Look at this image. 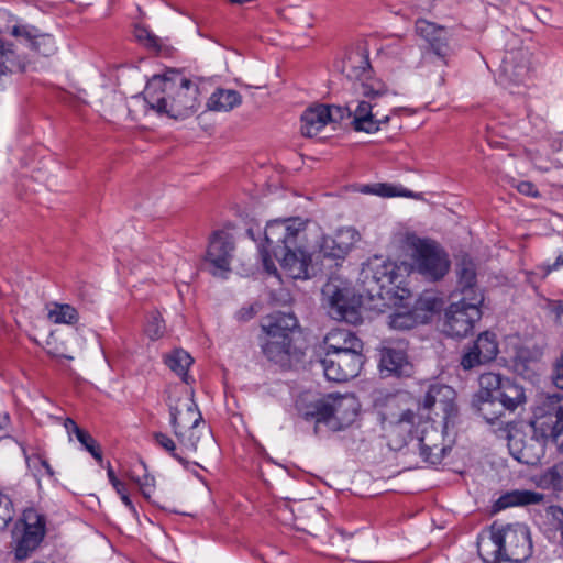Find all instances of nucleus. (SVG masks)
<instances>
[{
  "mask_svg": "<svg viewBox=\"0 0 563 563\" xmlns=\"http://www.w3.org/2000/svg\"><path fill=\"white\" fill-rule=\"evenodd\" d=\"M145 333L151 340H157L165 333V323L158 312H153L146 323Z\"/></svg>",
  "mask_w": 563,
  "mask_h": 563,
  "instance_id": "a18cd8bd",
  "label": "nucleus"
},
{
  "mask_svg": "<svg viewBox=\"0 0 563 563\" xmlns=\"http://www.w3.org/2000/svg\"><path fill=\"white\" fill-rule=\"evenodd\" d=\"M240 103L241 96L238 91L231 89H218L210 96L207 107L214 111H230Z\"/></svg>",
  "mask_w": 563,
  "mask_h": 563,
  "instance_id": "f704fd0d",
  "label": "nucleus"
},
{
  "mask_svg": "<svg viewBox=\"0 0 563 563\" xmlns=\"http://www.w3.org/2000/svg\"><path fill=\"white\" fill-rule=\"evenodd\" d=\"M12 520L11 500L0 494V527H5Z\"/></svg>",
  "mask_w": 563,
  "mask_h": 563,
  "instance_id": "3c124183",
  "label": "nucleus"
},
{
  "mask_svg": "<svg viewBox=\"0 0 563 563\" xmlns=\"http://www.w3.org/2000/svg\"><path fill=\"white\" fill-rule=\"evenodd\" d=\"M456 287L451 295L452 299L479 298L484 302V295L477 286V272L475 263L467 256H463L455 265Z\"/></svg>",
  "mask_w": 563,
  "mask_h": 563,
  "instance_id": "412c9836",
  "label": "nucleus"
},
{
  "mask_svg": "<svg viewBox=\"0 0 563 563\" xmlns=\"http://www.w3.org/2000/svg\"><path fill=\"white\" fill-rule=\"evenodd\" d=\"M48 318L54 323L74 324L78 321V311L67 303H55L54 308L49 310Z\"/></svg>",
  "mask_w": 563,
  "mask_h": 563,
  "instance_id": "ea45409f",
  "label": "nucleus"
},
{
  "mask_svg": "<svg viewBox=\"0 0 563 563\" xmlns=\"http://www.w3.org/2000/svg\"><path fill=\"white\" fill-rule=\"evenodd\" d=\"M419 318L412 309L402 308L388 317V325L395 330H410L421 324Z\"/></svg>",
  "mask_w": 563,
  "mask_h": 563,
  "instance_id": "58836bf2",
  "label": "nucleus"
},
{
  "mask_svg": "<svg viewBox=\"0 0 563 563\" xmlns=\"http://www.w3.org/2000/svg\"><path fill=\"white\" fill-rule=\"evenodd\" d=\"M261 329L265 334L263 354L283 367L289 365L294 336L300 332L297 317L292 312L275 311L262 319Z\"/></svg>",
  "mask_w": 563,
  "mask_h": 563,
  "instance_id": "20e7f679",
  "label": "nucleus"
},
{
  "mask_svg": "<svg viewBox=\"0 0 563 563\" xmlns=\"http://www.w3.org/2000/svg\"><path fill=\"white\" fill-rule=\"evenodd\" d=\"M416 31L428 44L422 57L423 63L433 64L438 60L441 67L448 65V58L452 54L448 30L433 22L419 19L416 22Z\"/></svg>",
  "mask_w": 563,
  "mask_h": 563,
  "instance_id": "f8f14e48",
  "label": "nucleus"
},
{
  "mask_svg": "<svg viewBox=\"0 0 563 563\" xmlns=\"http://www.w3.org/2000/svg\"><path fill=\"white\" fill-rule=\"evenodd\" d=\"M549 439L541 437V431L533 429V434L522 442L518 448V442H510L509 448L514 457L523 464L536 465L544 455V445Z\"/></svg>",
  "mask_w": 563,
  "mask_h": 563,
  "instance_id": "bb28decb",
  "label": "nucleus"
},
{
  "mask_svg": "<svg viewBox=\"0 0 563 563\" xmlns=\"http://www.w3.org/2000/svg\"><path fill=\"white\" fill-rule=\"evenodd\" d=\"M180 445L183 456L188 459L190 454L198 451L201 441H211L212 435L205 423L196 428H188L174 433Z\"/></svg>",
  "mask_w": 563,
  "mask_h": 563,
  "instance_id": "473e14b6",
  "label": "nucleus"
},
{
  "mask_svg": "<svg viewBox=\"0 0 563 563\" xmlns=\"http://www.w3.org/2000/svg\"><path fill=\"white\" fill-rule=\"evenodd\" d=\"M11 34L18 38L20 44L30 47L40 55L51 56L56 51L54 38L48 34H40L34 26L15 25Z\"/></svg>",
  "mask_w": 563,
  "mask_h": 563,
  "instance_id": "393cba45",
  "label": "nucleus"
},
{
  "mask_svg": "<svg viewBox=\"0 0 563 563\" xmlns=\"http://www.w3.org/2000/svg\"><path fill=\"white\" fill-rule=\"evenodd\" d=\"M365 362L363 349H356L336 354H325L321 365L325 377L332 382H346L356 377Z\"/></svg>",
  "mask_w": 563,
  "mask_h": 563,
  "instance_id": "2eb2a0df",
  "label": "nucleus"
},
{
  "mask_svg": "<svg viewBox=\"0 0 563 563\" xmlns=\"http://www.w3.org/2000/svg\"><path fill=\"white\" fill-rule=\"evenodd\" d=\"M360 404L353 395L332 396L318 399L305 407H300V415L305 420H314V431L318 433L320 424L331 431H340L353 423L358 413Z\"/></svg>",
  "mask_w": 563,
  "mask_h": 563,
  "instance_id": "39448f33",
  "label": "nucleus"
},
{
  "mask_svg": "<svg viewBox=\"0 0 563 563\" xmlns=\"http://www.w3.org/2000/svg\"><path fill=\"white\" fill-rule=\"evenodd\" d=\"M235 249L234 238L224 230L214 231L207 249L206 260L212 265V275L222 278L231 271V261Z\"/></svg>",
  "mask_w": 563,
  "mask_h": 563,
  "instance_id": "a211bd4d",
  "label": "nucleus"
},
{
  "mask_svg": "<svg viewBox=\"0 0 563 563\" xmlns=\"http://www.w3.org/2000/svg\"><path fill=\"white\" fill-rule=\"evenodd\" d=\"M553 382L559 389L563 390V353L554 364Z\"/></svg>",
  "mask_w": 563,
  "mask_h": 563,
  "instance_id": "603ef678",
  "label": "nucleus"
},
{
  "mask_svg": "<svg viewBox=\"0 0 563 563\" xmlns=\"http://www.w3.org/2000/svg\"><path fill=\"white\" fill-rule=\"evenodd\" d=\"M440 434L433 426H424L421 435L417 437L420 455L430 464H438L444 457L446 449L438 443Z\"/></svg>",
  "mask_w": 563,
  "mask_h": 563,
  "instance_id": "c85d7f7f",
  "label": "nucleus"
},
{
  "mask_svg": "<svg viewBox=\"0 0 563 563\" xmlns=\"http://www.w3.org/2000/svg\"><path fill=\"white\" fill-rule=\"evenodd\" d=\"M397 274L390 265L384 264L382 269H376L372 263L364 266L360 274L357 296L363 303L384 299L385 288L395 283Z\"/></svg>",
  "mask_w": 563,
  "mask_h": 563,
  "instance_id": "dca6fc26",
  "label": "nucleus"
},
{
  "mask_svg": "<svg viewBox=\"0 0 563 563\" xmlns=\"http://www.w3.org/2000/svg\"><path fill=\"white\" fill-rule=\"evenodd\" d=\"M501 533L505 537L503 563H522L531 555L530 536L525 527L503 528Z\"/></svg>",
  "mask_w": 563,
  "mask_h": 563,
  "instance_id": "b1692460",
  "label": "nucleus"
},
{
  "mask_svg": "<svg viewBox=\"0 0 563 563\" xmlns=\"http://www.w3.org/2000/svg\"><path fill=\"white\" fill-rule=\"evenodd\" d=\"M517 189L520 194L530 196V197H537L539 196V192L534 185L530 181H521L518 184Z\"/></svg>",
  "mask_w": 563,
  "mask_h": 563,
  "instance_id": "5fc2aeb1",
  "label": "nucleus"
},
{
  "mask_svg": "<svg viewBox=\"0 0 563 563\" xmlns=\"http://www.w3.org/2000/svg\"><path fill=\"white\" fill-rule=\"evenodd\" d=\"M530 75V53L526 48H519L506 54L500 67L499 78L504 84L521 85Z\"/></svg>",
  "mask_w": 563,
  "mask_h": 563,
  "instance_id": "4be33fe9",
  "label": "nucleus"
},
{
  "mask_svg": "<svg viewBox=\"0 0 563 563\" xmlns=\"http://www.w3.org/2000/svg\"><path fill=\"white\" fill-rule=\"evenodd\" d=\"M379 371L384 376H410L412 365L408 361L407 351L400 344L387 343L379 350Z\"/></svg>",
  "mask_w": 563,
  "mask_h": 563,
  "instance_id": "5701e85b",
  "label": "nucleus"
},
{
  "mask_svg": "<svg viewBox=\"0 0 563 563\" xmlns=\"http://www.w3.org/2000/svg\"><path fill=\"white\" fill-rule=\"evenodd\" d=\"M416 31L428 44L422 57L423 63L433 64L438 60L441 67L448 65V58L452 54L448 30L433 22L419 19L416 22Z\"/></svg>",
  "mask_w": 563,
  "mask_h": 563,
  "instance_id": "9d476101",
  "label": "nucleus"
},
{
  "mask_svg": "<svg viewBox=\"0 0 563 563\" xmlns=\"http://www.w3.org/2000/svg\"><path fill=\"white\" fill-rule=\"evenodd\" d=\"M134 36L141 44L148 48L159 49L161 47L159 37L144 26H135Z\"/></svg>",
  "mask_w": 563,
  "mask_h": 563,
  "instance_id": "49530a36",
  "label": "nucleus"
},
{
  "mask_svg": "<svg viewBox=\"0 0 563 563\" xmlns=\"http://www.w3.org/2000/svg\"><path fill=\"white\" fill-rule=\"evenodd\" d=\"M107 475L117 493H121L122 490L125 489V484L117 478L110 463L108 464Z\"/></svg>",
  "mask_w": 563,
  "mask_h": 563,
  "instance_id": "6e6d98bb",
  "label": "nucleus"
},
{
  "mask_svg": "<svg viewBox=\"0 0 563 563\" xmlns=\"http://www.w3.org/2000/svg\"><path fill=\"white\" fill-rule=\"evenodd\" d=\"M382 417L383 429L386 432L388 445L391 450L398 451L413 439L417 416L412 410L407 409L397 417L383 412Z\"/></svg>",
  "mask_w": 563,
  "mask_h": 563,
  "instance_id": "aec40b11",
  "label": "nucleus"
},
{
  "mask_svg": "<svg viewBox=\"0 0 563 563\" xmlns=\"http://www.w3.org/2000/svg\"><path fill=\"white\" fill-rule=\"evenodd\" d=\"M540 483L545 488L563 490V462L554 464L541 476Z\"/></svg>",
  "mask_w": 563,
  "mask_h": 563,
  "instance_id": "79ce46f5",
  "label": "nucleus"
},
{
  "mask_svg": "<svg viewBox=\"0 0 563 563\" xmlns=\"http://www.w3.org/2000/svg\"><path fill=\"white\" fill-rule=\"evenodd\" d=\"M192 363L194 358L183 349H176L165 356V364L186 384H189L190 377L187 371Z\"/></svg>",
  "mask_w": 563,
  "mask_h": 563,
  "instance_id": "e433bc0d",
  "label": "nucleus"
},
{
  "mask_svg": "<svg viewBox=\"0 0 563 563\" xmlns=\"http://www.w3.org/2000/svg\"><path fill=\"white\" fill-rule=\"evenodd\" d=\"M121 497V500L123 501V504L133 512V514H136V509L132 503V500L130 499L128 493H126V489L122 490L121 493H118Z\"/></svg>",
  "mask_w": 563,
  "mask_h": 563,
  "instance_id": "052dcab7",
  "label": "nucleus"
},
{
  "mask_svg": "<svg viewBox=\"0 0 563 563\" xmlns=\"http://www.w3.org/2000/svg\"><path fill=\"white\" fill-rule=\"evenodd\" d=\"M416 266L424 278L437 282L443 278L450 268L446 253L431 240H418L415 244Z\"/></svg>",
  "mask_w": 563,
  "mask_h": 563,
  "instance_id": "ddd939ff",
  "label": "nucleus"
},
{
  "mask_svg": "<svg viewBox=\"0 0 563 563\" xmlns=\"http://www.w3.org/2000/svg\"><path fill=\"white\" fill-rule=\"evenodd\" d=\"M198 86L176 70L153 76L143 91L150 109L175 120L186 119L198 110Z\"/></svg>",
  "mask_w": 563,
  "mask_h": 563,
  "instance_id": "7ed1b4c3",
  "label": "nucleus"
},
{
  "mask_svg": "<svg viewBox=\"0 0 563 563\" xmlns=\"http://www.w3.org/2000/svg\"><path fill=\"white\" fill-rule=\"evenodd\" d=\"M357 240L358 233L354 229H342L334 236H323L319 250L325 257L342 258Z\"/></svg>",
  "mask_w": 563,
  "mask_h": 563,
  "instance_id": "a878e982",
  "label": "nucleus"
},
{
  "mask_svg": "<svg viewBox=\"0 0 563 563\" xmlns=\"http://www.w3.org/2000/svg\"><path fill=\"white\" fill-rule=\"evenodd\" d=\"M322 292L328 297L329 313L333 319L343 320L351 324H357L362 321L360 308L364 305L357 296V291L351 288H340L332 283H328Z\"/></svg>",
  "mask_w": 563,
  "mask_h": 563,
  "instance_id": "6e6552de",
  "label": "nucleus"
},
{
  "mask_svg": "<svg viewBox=\"0 0 563 563\" xmlns=\"http://www.w3.org/2000/svg\"><path fill=\"white\" fill-rule=\"evenodd\" d=\"M254 314H255V311H254L253 307H244V308H241L236 312V318L240 321H247V320L252 319L254 317Z\"/></svg>",
  "mask_w": 563,
  "mask_h": 563,
  "instance_id": "4d7b16f0",
  "label": "nucleus"
},
{
  "mask_svg": "<svg viewBox=\"0 0 563 563\" xmlns=\"http://www.w3.org/2000/svg\"><path fill=\"white\" fill-rule=\"evenodd\" d=\"M481 390L478 399L481 406L478 408L481 415L489 422H494L501 411H492L496 402L503 409L514 411L519 405L526 401L523 388L509 378H505L499 374L486 373L479 377Z\"/></svg>",
  "mask_w": 563,
  "mask_h": 563,
  "instance_id": "423d86ee",
  "label": "nucleus"
},
{
  "mask_svg": "<svg viewBox=\"0 0 563 563\" xmlns=\"http://www.w3.org/2000/svg\"><path fill=\"white\" fill-rule=\"evenodd\" d=\"M365 194H374L382 197H410L416 198L417 195L408 189H398L395 186L386 184H376L374 186L366 185L362 189Z\"/></svg>",
  "mask_w": 563,
  "mask_h": 563,
  "instance_id": "a19ab883",
  "label": "nucleus"
},
{
  "mask_svg": "<svg viewBox=\"0 0 563 563\" xmlns=\"http://www.w3.org/2000/svg\"><path fill=\"white\" fill-rule=\"evenodd\" d=\"M552 515L553 517L559 521L560 523V532L562 538V547H563V509L560 507H553L552 508Z\"/></svg>",
  "mask_w": 563,
  "mask_h": 563,
  "instance_id": "bf43d9fd",
  "label": "nucleus"
},
{
  "mask_svg": "<svg viewBox=\"0 0 563 563\" xmlns=\"http://www.w3.org/2000/svg\"><path fill=\"white\" fill-rule=\"evenodd\" d=\"M543 495L532 490H512L499 497L496 506L505 509L514 506L536 505L543 500Z\"/></svg>",
  "mask_w": 563,
  "mask_h": 563,
  "instance_id": "72a5a7b5",
  "label": "nucleus"
},
{
  "mask_svg": "<svg viewBox=\"0 0 563 563\" xmlns=\"http://www.w3.org/2000/svg\"><path fill=\"white\" fill-rule=\"evenodd\" d=\"M181 395L179 396H176V395H169L168 396V399H167V405H168V408H169V416L172 417V408L173 407H176L177 410H179V412H185V408L186 407H183L184 402H185V390L183 393H180Z\"/></svg>",
  "mask_w": 563,
  "mask_h": 563,
  "instance_id": "864d4df0",
  "label": "nucleus"
},
{
  "mask_svg": "<svg viewBox=\"0 0 563 563\" xmlns=\"http://www.w3.org/2000/svg\"><path fill=\"white\" fill-rule=\"evenodd\" d=\"M342 71L347 78L354 80L355 99L344 106L328 107L331 111L330 122L353 118L352 126L355 131L374 133L380 124L389 121V115L382 109L387 106L391 97L388 87L378 78L371 76L372 67L368 55L363 49L351 52L343 62Z\"/></svg>",
  "mask_w": 563,
  "mask_h": 563,
  "instance_id": "f257e3e1",
  "label": "nucleus"
},
{
  "mask_svg": "<svg viewBox=\"0 0 563 563\" xmlns=\"http://www.w3.org/2000/svg\"><path fill=\"white\" fill-rule=\"evenodd\" d=\"M64 427L66 428L68 433H74L76 437L79 434V432L84 431L77 426V423L71 418H67L65 420Z\"/></svg>",
  "mask_w": 563,
  "mask_h": 563,
  "instance_id": "13d9d810",
  "label": "nucleus"
},
{
  "mask_svg": "<svg viewBox=\"0 0 563 563\" xmlns=\"http://www.w3.org/2000/svg\"><path fill=\"white\" fill-rule=\"evenodd\" d=\"M505 537H503L501 529L492 530L489 536L479 538L477 542L478 555L486 563H503Z\"/></svg>",
  "mask_w": 563,
  "mask_h": 563,
  "instance_id": "7c9ffc66",
  "label": "nucleus"
},
{
  "mask_svg": "<svg viewBox=\"0 0 563 563\" xmlns=\"http://www.w3.org/2000/svg\"><path fill=\"white\" fill-rule=\"evenodd\" d=\"M20 522L22 534L15 540L14 556L18 561L25 560L43 541L46 533L45 516L34 508L23 511Z\"/></svg>",
  "mask_w": 563,
  "mask_h": 563,
  "instance_id": "4468645a",
  "label": "nucleus"
},
{
  "mask_svg": "<svg viewBox=\"0 0 563 563\" xmlns=\"http://www.w3.org/2000/svg\"><path fill=\"white\" fill-rule=\"evenodd\" d=\"M455 390L443 384H431L421 401L427 410H434L435 415H442L444 427L454 423L457 417V406L455 404Z\"/></svg>",
  "mask_w": 563,
  "mask_h": 563,
  "instance_id": "6ab92c4d",
  "label": "nucleus"
},
{
  "mask_svg": "<svg viewBox=\"0 0 563 563\" xmlns=\"http://www.w3.org/2000/svg\"><path fill=\"white\" fill-rule=\"evenodd\" d=\"M416 31L428 44L422 57L423 63L433 64L438 60L441 67L448 65V58L452 54L448 30L433 22L419 19L416 22Z\"/></svg>",
  "mask_w": 563,
  "mask_h": 563,
  "instance_id": "1a4fd4ad",
  "label": "nucleus"
},
{
  "mask_svg": "<svg viewBox=\"0 0 563 563\" xmlns=\"http://www.w3.org/2000/svg\"><path fill=\"white\" fill-rule=\"evenodd\" d=\"M560 266H563V254H560V255L556 257V260H555L554 264L551 266V269H555V268H558V267H560Z\"/></svg>",
  "mask_w": 563,
  "mask_h": 563,
  "instance_id": "e2e57ef3",
  "label": "nucleus"
},
{
  "mask_svg": "<svg viewBox=\"0 0 563 563\" xmlns=\"http://www.w3.org/2000/svg\"><path fill=\"white\" fill-rule=\"evenodd\" d=\"M153 438L158 446L168 452L175 460H177L184 466L189 464L188 459L183 456L180 446L177 448L176 442L163 432H155Z\"/></svg>",
  "mask_w": 563,
  "mask_h": 563,
  "instance_id": "37998d69",
  "label": "nucleus"
},
{
  "mask_svg": "<svg viewBox=\"0 0 563 563\" xmlns=\"http://www.w3.org/2000/svg\"><path fill=\"white\" fill-rule=\"evenodd\" d=\"M325 354L347 352L353 349H364L360 338L346 329H332L323 340Z\"/></svg>",
  "mask_w": 563,
  "mask_h": 563,
  "instance_id": "c756f323",
  "label": "nucleus"
},
{
  "mask_svg": "<svg viewBox=\"0 0 563 563\" xmlns=\"http://www.w3.org/2000/svg\"><path fill=\"white\" fill-rule=\"evenodd\" d=\"M331 120L328 106L319 104L307 109L301 115V133L307 137L317 136Z\"/></svg>",
  "mask_w": 563,
  "mask_h": 563,
  "instance_id": "2f4dec72",
  "label": "nucleus"
},
{
  "mask_svg": "<svg viewBox=\"0 0 563 563\" xmlns=\"http://www.w3.org/2000/svg\"><path fill=\"white\" fill-rule=\"evenodd\" d=\"M474 350L486 363L495 360L498 354V343L496 335L489 331L481 333L477 339L473 342Z\"/></svg>",
  "mask_w": 563,
  "mask_h": 563,
  "instance_id": "4c0bfd02",
  "label": "nucleus"
},
{
  "mask_svg": "<svg viewBox=\"0 0 563 563\" xmlns=\"http://www.w3.org/2000/svg\"><path fill=\"white\" fill-rule=\"evenodd\" d=\"M479 298L470 300L456 298L444 309L441 318V331L449 338L463 339L472 333L474 324L481 320Z\"/></svg>",
  "mask_w": 563,
  "mask_h": 563,
  "instance_id": "0eeeda50",
  "label": "nucleus"
},
{
  "mask_svg": "<svg viewBox=\"0 0 563 563\" xmlns=\"http://www.w3.org/2000/svg\"><path fill=\"white\" fill-rule=\"evenodd\" d=\"M442 306V300L433 292H423L411 308L419 318L420 323H427L431 319L432 314L437 312Z\"/></svg>",
  "mask_w": 563,
  "mask_h": 563,
  "instance_id": "c9c22d12",
  "label": "nucleus"
},
{
  "mask_svg": "<svg viewBox=\"0 0 563 563\" xmlns=\"http://www.w3.org/2000/svg\"><path fill=\"white\" fill-rule=\"evenodd\" d=\"M9 420V416L4 415L3 417L0 416V429H3Z\"/></svg>",
  "mask_w": 563,
  "mask_h": 563,
  "instance_id": "0e129e2a",
  "label": "nucleus"
},
{
  "mask_svg": "<svg viewBox=\"0 0 563 563\" xmlns=\"http://www.w3.org/2000/svg\"><path fill=\"white\" fill-rule=\"evenodd\" d=\"M416 31L428 44L422 57L423 63L433 64L438 60L441 67L448 65V58L452 54L448 30L433 22L419 19L416 22Z\"/></svg>",
  "mask_w": 563,
  "mask_h": 563,
  "instance_id": "9b49d317",
  "label": "nucleus"
},
{
  "mask_svg": "<svg viewBox=\"0 0 563 563\" xmlns=\"http://www.w3.org/2000/svg\"><path fill=\"white\" fill-rule=\"evenodd\" d=\"M532 428L541 431L543 439L559 440L563 435V396L549 395L538 408Z\"/></svg>",
  "mask_w": 563,
  "mask_h": 563,
  "instance_id": "f3484780",
  "label": "nucleus"
},
{
  "mask_svg": "<svg viewBox=\"0 0 563 563\" xmlns=\"http://www.w3.org/2000/svg\"><path fill=\"white\" fill-rule=\"evenodd\" d=\"M183 405V407H186L185 412H179L176 407L172 408L170 426L174 433L203 423L202 415L194 400L192 390H185V402Z\"/></svg>",
  "mask_w": 563,
  "mask_h": 563,
  "instance_id": "cd10ccee",
  "label": "nucleus"
},
{
  "mask_svg": "<svg viewBox=\"0 0 563 563\" xmlns=\"http://www.w3.org/2000/svg\"><path fill=\"white\" fill-rule=\"evenodd\" d=\"M139 468L144 472L143 476L135 477L132 475L131 478L140 485L143 496L148 499L154 486V477L146 473V465L143 462L139 463ZM134 472L135 471H133L132 474H134Z\"/></svg>",
  "mask_w": 563,
  "mask_h": 563,
  "instance_id": "09e8293b",
  "label": "nucleus"
},
{
  "mask_svg": "<svg viewBox=\"0 0 563 563\" xmlns=\"http://www.w3.org/2000/svg\"><path fill=\"white\" fill-rule=\"evenodd\" d=\"M485 364L483 358L477 354V351L474 350V345H470L463 352L460 361V365L464 371L473 369L477 366Z\"/></svg>",
  "mask_w": 563,
  "mask_h": 563,
  "instance_id": "de8ad7c7",
  "label": "nucleus"
},
{
  "mask_svg": "<svg viewBox=\"0 0 563 563\" xmlns=\"http://www.w3.org/2000/svg\"><path fill=\"white\" fill-rule=\"evenodd\" d=\"M27 467L35 476H40L43 472L49 477H54V471L48 461L41 454L34 453L25 456Z\"/></svg>",
  "mask_w": 563,
  "mask_h": 563,
  "instance_id": "c03bdc74",
  "label": "nucleus"
},
{
  "mask_svg": "<svg viewBox=\"0 0 563 563\" xmlns=\"http://www.w3.org/2000/svg\"><path fill=\"white\" fill-rule=\"evenodd\" d=\"M307 221L300 218L269 221L264 230V242L260 245L263 266L276 274V260L284 273L292 279L311 277V255L305 246Z\"/></svg>",
  "mask_w": 563,
  "mask_h": 563,
  "instance_id": "f03ea898",
  "label": "nucleus"
},
{
  "mask_svg": "<svg viewBox=\"0 0 563 563\" xmlns=\"http://www.w3.org/2000/svg\"><path fill=\"white\" fill-rule=\"evenodd\" d=\"M553 312L555 313L558 322L563 325V302H555Z\"/></svg>",
  "mask_w": 563,
  "mask_h": 563,
  "instance_id": "680f3d73",
  "label": "nucleus"
},
{
  "mask_svg": "<svg viewBox=\"0 0 563 563\" xmlns=\"http://www.w3.org/2000/svg\"><path fill=\"white\" fill-rule=\"evenodd\" d=\"M563 435H559V440H552L555 444H558L561 449H563Z\"/></svg>",
  "mask_w": 563,
  "mask_h": 563,
  "instance_id": "69168bd1",
  "label": "nucleus"
},
{
  "mask_svg": "<svg viewBox=\"0 0 563 563\" xmlns=\"http://www.w3.org/2000/svg\"><path fill=\"white\" fill-rule=\"evenodd\" d=\"M76 438L98 462H102L101 450L96 440L87 431L84 430L79 432Z\"/></svg>",
  "mask_w": 563,
  "mask_h": 563,
  "instance_id": "8fccbe9b",
  "label": "nucleus"
}]
</instances>
